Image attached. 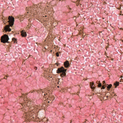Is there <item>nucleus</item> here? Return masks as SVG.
<instances>
[{"mask_svg":"<svg viewBox=\"0 0 123 123\" xmlns=\"http://www.w3.org/2000/svg\"><path fill=\"white\" fill-rule=\"evenodd\" d=\"M21 35L23 37H26L27 36L26 32L23 31H22L21 32Z\"/></svg>","mask_w":123,"mask_h":123,"instance_id":"nucleus-7","label":"nucleus"},{"mask_svg":"<svg viewBox=\"0 0 123 123\" xmlns=\"http://www.w3.org/2000/svg\"><path fill=\"white\" fill-rule=\"evenodd\" d=\"M66 71L67 69L64 68L63 67H61L58 68L57 72L58 73H60L61 77H63L66 76Z\"/></svg>","mask_w":123,"mask_h":123,"instance_id":"nucleus-2","label":"nucleus"},{"mask_svg":"<svg viewBox=\"0 0 123 123\" xmlns=\"http://www.w3.org/2000/svg\"><path fill=\"white\" fill-rule=\"evenodd\" d=\"M119 83L117 81H116L114 83V86H115V87L116 88L119 85Z\"/></svg>","mask_w":123,"mask_h":123,"instance_id":"nucleus-10","label":"nucleus"},{"mask_svg":"<svg viewBox=\"0 0 123 123\" xmlns=\"http://www.w3.org/2000/svg\"><path fill=\"white\" fill-rule=\"evenodd\" d=\"M9 39L8 36V35L6 34H4L1 37V42L3 43H9L8 41Z\"/></svg>","mask_w":123,"mask_h":123,"instance_id":"nucleus-3","label":"nucleus"},{"mask_svg":"<svg viewBox=\"0 0 123 123\" xmlns=\"http://www.w3.org/2000/svg\"><path fill=\"white\" fill-rule=\"evenodd\" d=\"M117 96V95H116V94H115L114 95V96Z\"/></svg>","mask_w":123,"mask_h":123,"instance_id":"nucleus-20","label":"nucleus"},{"mask_svg":"<svg viewBox=\"0 0 123 123\" xmlns=\"http://www.w3.org/2000/svg\"><path fill=\"white\" fill-rule=\"evenodd\" d=\"M56 56L57 57H58L59 56V54L58 52H57L56 53Z\"/></svg>","mask_w":123,"mask_h":123,"instance_id":"nucleus-14","label":"nucleus"},{"mask_svg":"<svg viewBox=\"0 0 123 123\" xmlns=\"http://www.w3.org/2000/svg\"><path fill=\"white\" fill-rule=\"evenodd\" d=\"M34 69L35 70H37V67H35L34 68Z\"/></svg>","mask_w":123,"mask_h":123,"instance_id":"nucleus-16","label":"nucleus"},{"mask_svg":"<svg viewBox=\"0 0 123 123\" xmlns=\"http://www.w3.org/2000/svg\"><path fill=\"white\" fill-rule=\"evenodd\" d=\"M33 92H37V93H40L41 92H42V95L43 97H44V96H46V95H47V93H43L44 92V90H42L41 89L40 90H34L33 91V92H31V93Z\"/></svg>","mask_w":123,"mask_h":123,"instance_id":"nucleus-4","label":"nucleus"},{"mask_svg":"<svg viewBox=\"0 0 123 123\" xmlns=\"http://www.w3.org/2000/svg\"><path fill=\"white\" fill-rule=\"evenodd\" d=\"M105 81H103V84H104V85H105Z\"/></svg>","mask_w":123,"mask_h":123,"instance_id":"nucleus-17","label":"nucleus"},{"mask_svg":"<svg viewBox=\"0 0 123 123\" xmlns=\"http://www.w3.org/2000/svg\"><path fill=\"white\" fill-rule=\"evenodd\" d=\"M107 98H108V96H107Z\"/></svg>","mask_w":123,"mask_h":123,"instance_id":"nucleus-24","label":"nucleus"},{"mask_svg":"<svg viewBox=\"0 0 123 123\" xmlns=\"http://www.w3.org/2000/svg\"><path fill=\"white\" fill-rule=\"evenodd\" d=\"M15 21L14 18L12 16H9L5 17L3 20V21L5 24L7 23L8 25H6L4 28V31L6 32L11 31V30L10 27H12Z\"/></svg>","mask_w":123,"mask_h":123,"instance_id":"nucleus-1","label":"nucleus"},{"mask_svg":"<svg viewBox=\"0 0 123 123\" xmlns=\"http://www.w3.org/2000/svg\"><path fill=\"white\" fill-rule=\"evenodd\" d=\"M90 86L91 88L93 91L95 88V86L93 82H91L90 83Z\"/></svg>","mask_w":123,"mask_h":123,"instance_id":"nucleus-6","label":"nucleus"},{"mask_svg":"<svg viewBox=\"0 0 123 123\" xmlns=\"http://www.w3.org/2000/svg\"><path fill=\"white\" fill-rule=\"evenodd\" d=\"M80 1V0H78L77 1Z\"/></svg>","mask_w":123,"mask_h":123,"instance_id":"nucleus-19","label":"nucleus"},{"mask_svg":"<svg viewBox=\"0 0 123 123\" xmlns=\"http://www.w3.org/2000/svg\"><path fill=\"white\" fill-rule=\"evenodd\" d=\"M112 85L111 84H110L109 85H108L107 84V86H106V87L107 88L108 90H109L110 88L112 87Z\"/></svg>","mask_w":123,"mask_h":123,"instance_id":"nucleus-11","label":"nucleus"},{"mask_svg":"<svg viewBox=\"0 0 123 123\" xmlns=\"http://www.w3.org/2000/svg\"><path fill=\"white\" fill-rule=\"evenodd\" d=\"M107 86V84H105V85H104L103 86H101V89H105V87H106Z\"/></svg>","mask_w":123,"mask_h":123,"instance_id":"nucleus-12","label":"nucleus"},{"mask_svg":"<svg viewBox=\"0 0 123 123\" xmlns=\"http://www.w3.org/2000/svg\"><path fill=\"white\" fill-rule=\"evenodd\" d=\"M70 64L69 62L67 60H66L64 63V65L65 68H68L70 67Z\"/></svg>","mask_w":123,"mask_h":123,"instance_id":"nucleus-5","label":"nucleus"},{"mask_svg":"<svg viewBox=\"0 0 123 123\" xmlns=\"http://www.w3.org/2000/svg\"><path fill=\"white\" fill-rule=\"evenodd\" d=\"M18 18L20 20V21H22L23 20V19H24L25 18L24 17H23V16H20L19 17H18Z\"/></svg>","mask_w":123,"mask_h":123,"instance_id":"nucleus-8","label":"nucleus"},{"mask_svg":"<svg viewBox=\"0 0 123 123\" xmlns=\"http://www.w3.org/2000/svg\"><path fill=\"white\" fill-rule=\"evenodd\" d=\"M12 40L14 43H17V39L14 37H13L12 38Z\"/></svg>","mask_w":123,"mask_h":123,"instance_id":"nucleus-9","label":"nucleus"},{"mask_svg":"<svg viewBox=\"0 0 123 123\" xmlns=\"http://www.w3.org/2000/svg\"><path fill=\"white\" fill-rule=\"evenodd\" d=\"M102 86L101 83H99L98 84V87H101Z\"/></svg>","mask_w":123,"mask_h":123,"instance_id":"nucleus-13","label":"nucleus"},{"mask_svg":"<svg viewBox=\"0 0 123 123\" xmlns=\"http://www.w3.org/2000/svg\"><path fill=\"white\" fill-rule=\"evenodd\" d=\"M61 1V0H59V1Z\"/></svg>","mask_w":123,"mask_h":123,"instance_id":"nucleus-22","label":"nucleus"},{"mask_svg":"<svg viewBox=\"0 0 123 123\" xmlns=\"http://www.w3.org/2000/svg\"><path fill=\"white\" fill-rule=\"evenodd\" d=\"M56 1H57L58 0H55Z\"/></svg>","mask_w":123,"mask_h":123,"instance_id":"nucleus-21","label":"nucleus"},{"mask_svg":"<svg viewBox=\"0 0 123 123\" xmlns=\"http://www.w3.org/2000/svg\"><path fill=\"white\" fill-rule=\"evenodd\" d=\"M55 64L57 66H58L59 65H60V64L57 63H55Z\"/></svg>","mask_w":123,"mask_h":123,"instance_id":"nucleus-15","label":"nucleus"},{"mask_svg":"<svg viewBox=\"0 0 123 123\" xmlns=\"http://www.w3.org/2000/svg\"><path fill=\"white\" fill-rule=\"evenodd\" d=\"M57 87H58V88H59V87L58 86H57Z\"/></svg>","mask_w":123,"mask_h":123,"instance_id":"nucleus-23","label":"nucleus"},{"mask_svg":"<svg viewBox=\"0 0 123 123\" xmlns=\"http://www.w3.org/2000/svg\"><path fill=\"white\" fill-rule=\"evenodd\" d=\"M71 10V8H70L69 9V10L70 11Z\"/></svg>","mask_w":123,"mask_h":123,"instance_id":"nucleus-18","label":"nucleus"}]
</instances>
